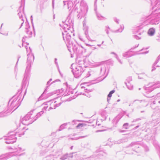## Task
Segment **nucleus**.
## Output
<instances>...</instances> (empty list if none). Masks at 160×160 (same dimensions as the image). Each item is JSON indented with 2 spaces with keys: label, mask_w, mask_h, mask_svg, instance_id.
Wrapping results in <instances>:
<instances>
[{
  "label": "nucleus",
  "mask_w": 160,
  "mask_h": 160,
  "mask_svg": "<svg viewBox=\"0 0 160 160\" xmlns=\"http://www.w3.org/2000/svg\"><path fill=\"white\" fill-rule=\"evenodd\" d=\"M25 47L27 53L28 52V53H32V49L30 47L28 48V47L26 46H25Z\"/></svg>",
  "instance_id": "obj_37"
},
{
  "label": "nucleus",
  "mask_w": 160,
  "mask_h": 160,
  "mask_svg": "<svg viewBox=\"0 0 160 160\" xmlns=\"http://www.w3.org/2000/svg\"><path fill=\"white\" fill-rule=\"evenodd\" d=\"M81 126L82 127L83 126V124L82 123H79L77 125L76 127L77 128H79Z\"/></svg>",
  "instance_id": "obj_51"
},
{
  "label": "nucleus",
  "mask_w": 160,
  "mask_h": 160,
  "mask_svg": "<svg viewBox=\"0 0 160 160\" xmlns=\"http://www.w3.org/2000/svg\"><path fill=\"white\" fill-rule=\"evenodd\" d=\"M112 53L116 55V58L118 60V62L121 64H122V62L121 61V60L118 57V56L116 55L114 52H112Z\"/></svg>",
  "instance_id": "obj_39"
},
{
  "label": "nucleus",
  "mask_w": 160,
  "mask_h": 160,
  "mask_svg": "<svg viewBox=\"0 0 160 160\" xmlns=\"http://www.w3.org/2000/svg\"><path fill=\"white\" fill-rule=\"evenodd\" d=\"M96 14L98 19V20H102L104 19V18L100 14L98 13L97 12H96Z\"/></svg>",
  "instance_id": "obj_31"
},
{
  "label": "nucleus",
  "mask_w": 160,
  "mask_h": 160,
  "mask_svg": "<svg viewBox=\"0 0 160 160\" xmlns=\"http://www.w3.org/2000/svg\"><path fill=\"white\" fill-rule=\"evenodd\" d=\"M139 45V44H138V45H135V46H134V47H133V48H132L130 49V50H131V51H132V50H133L134 48H136L138 47V46Z\"/></svg>",
  "instance_id": "obj_50"
},
{
  "label": "nucleus",
  "mask_w": 160,
  "mask_h": 160,
  "mask_svg": "<svg viewBox=\"0 0 160 160\" xmlns=\"http://www.w3.org/2000/svg\"><path fill=\"white\" fill-rule=\"evenodd\" d=\"M142 147L145 149V151H148L149 150L148 147L145 144H143Z\"/></svg>",
  "instance_id": "obj_38"
},
{
  "label": "nucleus",
  "mask_w": 160,
  "mask_h": 160,
  "mask_svg": "<svg viewBox=\"0 0 160 160\" xmlns=\"http://www.w3.org/2000/svg\"><path fill=\"white\" fill-rule=\"evenodd\" d=\"M56 155H51L46 158L47 160H57V158L56 157Z\"/></svg>",
  "instance_id": "obj_23"
},
{
  "label": "nucleus",
  "mask_w": 160,
  "mask_h": 160,
  "mask_svg": "<svg viewBox=\"0 0 160 160\" xmlns=\"http://www.w3.org/2000/svg\"><path fill=\"white\" fill-rule=\"evenodd\" d=\"M113 19L118 24L119 23V20L116 17H114L113 18Z\"/></svg>",
  "instance_id": "obj_43"
},
{
  "label": "nucleus",
  "mask_w": 160,
  "mask_h": 160,
  "mask_svg": "<svg viewBox=\"0 0 160 160\" xmlns=\"http://www.w3.org/2000/svg\"><path fill=\"white\" fill-rule=\"evenodd\" d=\"M27 62L26 67L24 76L22 82V88L25 87L26 85H28L29 73L30 70L31 65L33 63L34 59V56L32 53H28Z\"/></svg>",
  "instance_id": "obj_3"
},
{
  "label": "nucleus",
  "mask_w": 160,
  "mask_h": 160,
  "mask_svg": "<svg viewBox=\"0 0 160 160\" xmlns=\"http://www.w3.org/2000/svg\"><path fill=\"white\" fill-rule=\"evenodd\" d=\"M68 137H69V139H71L72 140H78L80 138H83L86 137H87V136L79 137H75V138L72 137L70 135Z\"/></svg>",
  "instance_id": "obj_26"
},
{
  "label": "nucleus",
  "mask_w": 160,
  "mask_h": 160,
  "mask_svg": "<svg viewBox=\"0 0 160 160\" xmlns=\"http://www.w3.org/2000/svg\"><path fill=\"white\" fill-rule=\"evenodd\" d=\"M73 22L70 18V16H68L66 19L65 24L63 25V29L64 30V33L62 32L63 38L64 40L66 39L67 42L71 44L72 42H71V35L72 33L73 29L72 25Z\"/></svg>",
  "instance_id": "obj_2"
},
{
  "label": "nucleus",
  "mask_w": 160,
  "mask_h": 160,
  "mask_svg": "<svg viewBox=\"0 0 160 160\" xmlns=\"http://www.w3.org/2000/svg\"><path fill=\"white\" fill-rule=\"evenodd\" d=\"M119 120V118L118 117H115L114 119L113 120V123H117L118 122Z\"/></svg>",
  "instance_id": "obj_36"
},
{
  "label": "nucleus",
  "mask_w": 160,
  "mask_h": 160,
  "mask_svg": "<svg viewBox=\"0 0 160 160\" xmlns=\"http://www.w3.org/2000/svg\"><path fill=\"white\" fill-rule=\"evenodd\" d=\"M106 33L107 34H108V33H109V32H108V30L107 29H106Z\"/></svg>",
  "instance_id": "obj_61"
},
{
  "label": "nucleus",
  "mask_w": 160,
  "mask_h": 160,
  "mask_svg": "<svg viewBox=\"0 0 160 160\" xmlns=\"http://www.w3.org/2000/svg\"><path fill=\"white\" fill-rule=\"evenodd\" d=\"M13 150L15 151L12 152L14 153V154L15 155H16L15 156H16L17 157V158L18 159V160H19V157L24 155L25 154V152H24L18 155V154H16L17 152H19L21 150H22V151H24L25 150L24 149H22L21 147H18L17 148H15L13 149Z\"/></svg>",
  "instance_id": "obj_16"
},
{
  "label": "nucleus",
  "mask_w": 160,
  "mask_h": 160,
  "mask_svg": "<svg viewBox=\"0 0 160 160\" xmlns=\"http://www.w3.org/2000/svg\"><path fill=\"white\" fill-rule=\"evenodd\" d=\"M50 102V101H48V102H45L44 103H43L42 104V106H48V103H49Z\"/></svg>",
  "instance_id": "obj_49"
},
{
  "label": "nucleus",
  "mask_w": 160,
  "mask_h": 160,
  "mask_svg": "<svg viewBox=\"0 0 160 160\" xmlns=\"http://www.w3.org/2000/svg\"><path fill=\"white\" fill-rule=\"evenodd\" d=\"M19 58H20V57H19V58H18V61H17V63H16V65H15V70H16V68L17 66V64H18V60H19Z\"/></svg>",
  "instance_id": "obj_57"
},
{
  "label": "nucleus",
  "mask_w": 160,
  "mask_h": 160,
  "mask_svg": "<svg viewBox=\"0 0 160 160\" xmlns=\"http://www.w3.org/2000/svg\"><path fill=\"white\" fill-rule=\"evenodd\" d=\"M154 121H153L151 123V124H152V126L153 125V126H155L157 124V123H155L154 122Z\"/></svg>",
  "instance_id": "obj_55"
},
{
  "label": "nucleus",
  "mask_w": 160,
  "mask_h": 160,
  "mask_svg": "<svg viewBox=\"0 0 160 160\" xmlns=\"http://www.w3.org/2000/svg\"><path fill=\"white\" fill-rule=\"evenodd\" d=\"M27 38V37L26 36H24L22 38V46H23V43L25 41V38Z\"/></svg>",
  "instance_id": "obj_47"
},
{
  "label": "nucleus",
  "mask_w": 160,
  "mask_h": 160,
  "mask_svg": "<svg viewBox=\"0 0 160 160\" xmlns=\"http://www.w3.org/2000/svg\"><path fill=\"white\" fill-rule=\"evenodd\" d=\"M115 92V90H113L111 91L109 93L108 95V97L107 98V101L108 103L109 102V101L111 99V98L112 96V94H113Z\"/></svg>",
  "instance_id": "obj_25"
},
{
  "label": "nucleus",
  "mask_w": 160,
  "mask_h": 160,
  "mask_svg": "<svg viewBox=\"0 0 160 160\" xmlns=\"http://www.w3.org/2000/svg\"><path fill=\"white\" fill-rule=\"evenodd\" d=\"M97 8H96V7H95V8H94V10L95 11V12H97Z\"/></svg>",
  "instance_id": "obj_62"
},
{
  "label": "nucleus",
  "mask_w": 160,
  "mask_h": 160,
  "mask_svg": "<svg viewBox=\"0 0 160 160\" xmlns=\"http://www.w3.org/2000/svg\"><path fill=\"white\" fill-rule=\"evenodd\" d=\"M128 141V139L127 138L124 137L119 140L115 141L114 142V143L116 144H120L121 143H123L127 142Z\"/></svg>",
  "instance_id": "obj_21"
},
{
  "label": "nucleus",
  "mask_w": 160,
  "mask_h": 160,
  "mask_svg": "<svg viewBox=\"0 0 160 160\" xmlns=\"http://www.w3.org/2000/svg\"><path fill=\"white\" fill-rule=\"evenodd\" d=\"M26 25L25 27V32L28 35L29 37H31L32 34V32L30 30V27L28 22H26L25 23Z\"/></svg>",
  "instance_id": "obj_17"
},
{
  "label": "nucleus",
  "mask_w": 160,
  "mask_h": 160,
  "mask_svg": "<svg viewBox=\"0 0 160 160\" xmlns=\"http://www.w3.org/2000/svg\"><path fill=\"white\" fill-rule=\"evenodd\" d=\"M60 89L54 92H52V94H57V95H59L58 97H60Z\"/></svg>",
  "instance_id": "obj_35"
},
{
  "label": "nucleus",
  "mask_w": 160,
  "mask_h": 160,
  "mask_svg": "<svg viewBox=\"0 0 160 160\" xmlns=\"http://www.w3.org/2000/svg\"><path fill=\"white\" fill-rule=\"evenodd\" d=\"M25 88V87H24L22 88V86L21 89L19 90L17 93L9 100L7 108L0 113V117H4L7 116L19 107L21 104V102L22 101L24 96L26 93V89L23 98L21 99L22 96V95H21L22 90V89L24 88Z\"/></svg>",
  "instance_id": "obj_1"
},
{
  "label": "nucleus",
  "mask_w": 160,
  "mask_h": 160,
  "mask_svg": "<svg viewBox=\"0 0 160 160\" xmlns=\"http://www.w3.org/2000/svg\"><path fill=\"white\" fill-rule=\"evenodd\" d=\"M132 81V78L131 77H128L126 80V82H130L131 81Z\"/></svg>",
  "instance_id": "obj_40"
},
{
  "label": "nucleus",
  "mask_w": 160,
  "mask_h": 160,
  "mask_svg": "<svg viewBox=\"0 0 160 160\" xmlns=\"http://www.w3.org/2000/svg\"><path fill=\"white\" fill-rule=\"evenodd\" d=\"M14 153L10 152L0 156V160H7L13 156H16Z\"/></svg>",
  "instance_id": "obj_15"
},
{
  "label": "nucleus",
  "mask_w": 160,
  "mask_h": 160,
  "mask_svg": "<svg viewBox=\"0 0 160 160\" xmlns=\"http://www.w3.org/2000/svg\"><path fill=\"white\" fill-rule=\"evenodd\" d=\"M124 28V26L122 24V25H120V28H119L118 30L115 31H114V32H121L123 30Z\"/></svg>",
  "instance_id": "obj_30"
},
{
  "label": "nucleus",
  "mask_w": 160,
  "mask_h": 160,
  "mask_svg": "<svg viewBox=\"0 0 160 160\" xmlns=\"http://www.w3.org/2000/svg\"><path fill=\"white\" fill-rule=\"evenodd\" d=\"M50 82H49V81H48V82H47V85H48L49 84V83H50Z\"/></svg>",
  "instance_id": "obj_63"
},
{
  "label": "nucleus",
  "mask_w": 160,
  "mask_h": 160,
  "mask_svg": "<svg viewBox=\"0 0 160 160\" xmlns=\"http://www.w3.org/2000/svg\"><path fill=\"white\" fill-rule=\"evenodd\" d=\"M139 125H138V126H136L134 128V129H137L139 127Z\"/></svg>",
  "instance_id": "obj_59"
},
{
  "label": "nucleus",
  "mask_w": 160,
  "mask_h": 160,
  "mask_svg": "<svg viewBox=\"0 0 160 160\" xmlns=\"http://www.w3.org/2000/svg\"><path fill=\"white\" fill-rule=\"evenodd\" d=\"M68 155H69V154L68 153L66 154H65L63 155L60 158V159L61 160H65L66 159H67L68 157Z\"/></svg>",
  "instance_id": "obj_34"
},
{
  "label": "nucleus",
  "mask_w": 160,
  "mask_h": 160,
  "mask_svg": "<svg viewBox=\"0 0 160 160\" xmlns=\"http://www.w3.org/2000/svg\"><path fill=\"white\" fill-rule=\"evenodd\" d=\"M43 108L42 109V110L40 111V112L38 113H37V116H38V118L40 117L42 114H43V113L44 112V111H45L46 110V109L48 107V106H43Z\"/></svg>",
  "instance_id": "obj_24"
},
{
  "label": "nucleus",
  "mask_w": 160,
  "mask_h": 160,
  "mask_svg": "<svg viewBox=\"0 0 160 160\" xmlns=\"http://www.w3.org/2000/svg\"><path fill=\"white\" fill-rule=\"evenodd\" d=\"M38 118L35 113H34L33 111L29 112L22 118V123L26 125H28L32 123Z\"/></svg>",
  "instance_id": "obj_6"
},
{
  "label": "nucleus",
  "mask_w": 160,
  "mask_h": 160,
  "mask_svg": "<svg viewBox=\"0 0 160 160\" xmlns=\"http://www.w3.org/2000/svg\"><path fill=\"white\" fill-rule=\"evenodd\" d=\"M79 121H78V120H73L72 121V123L73 124H76V122H79Z\"/></svg>",
  "instance_id": "obj_54"
},
{
  "label": "nucleus",
  "mask_w": 160,
  "mask_h": 160,
  "mask_svg": "<svg viewBox=\"0 0 160 160\" xmlns=\"http://www.w3.org/2000/svg\"><path fill=\"white\" fill-rule=\"evenodd\" d=\"M160 60V59H158V57L157 60L155 62H154V63H153V64L152 65V72L154 71V70H155L156 69L155 66L157 64L158 62H159V61Z\"/></svg>",
  "instance_id": "obj_28"
},
{
  "label": "nucleus",
  "mask_w": 160,
  "mask_h": 160,
  "mask_svg": "<svg viewBox=\"0 0 160 160\" xmlns=\"http://www.w3.org/2000/svg\"><path fill=\"white\" fill-rule=\"evenodd\" d=\"M140 142L139 141L132 142L127 147V148L131 149L132 151L127 153L129 154H136L141 153V147H140Z\"/></svg>",
  "instance_id": "obj_7"
},
{
  "label": "nucleus",
  "mask_w": 160,
  "mask_h": 160,
  "mask_svg": "<svg viewBox=\"0 0 160 160\" xmlns=\"http://www.w3.org/2000/svg\"><path fill=\"white\" fill-rule=\"evenodd\" d=\"M143 22L142 25H147L151 24H158L159 22L160 13H152L150 15L145 16L143 18Z\"/></svg>",
  "instance_id": "obj_4"
},
{
  "label": "nucleus",
  "mask_w": 160,
  "mask_h": 160,
  "mask_svg": "<svg viewBox=\"0 0 160 160\" xmlns=\"http://www.w3.org/2000/svg\"><path fill=\"white\" fill-rule=\"evenodd\" d=\"M129 124L128 123H124L123 125V128H125V129H127L128 128V126Z\"/></svg>",
  "instance_id": "obj_42"
},
{
  "label": "nucleus",
  "mask_w": 160,
  "mask_h": 160,
  "mask_svg": "<svg viewBox=\"0 0 160 160\" xmlns=\"http://www.w3.org/2000/svg\"><path fill=\"white\" fill-rule=\"evenodd\" d=\"M148 52H149V51H146L145 52H142L141 53L142 54H146V53H148Z\"/></svg>",
  "instance_id": "obj_58"
},
{
  "label": "nucleus",
  "mask_w": 160,
  "mask_h": 160,
  "mask_svg": "<svg viewBox=\"0 0 160 160\" xmlns=\"http://www.w3.org/2000/svg\"><path fill=\"white\" fill-rule=\"evenodd\" d=\"M133 37L134 38L137 39H140L141 38L139 37V36H138L137 35H135L133 36Z\"/></svg>",
  "instance_id": "obj_48"
},
{
  "label": "nucleus",
  "mask_w": 160,
  "mask_h": 160,
  "mask_svg": "<svg viewBox=\"0 0 160 160\" xmlns=\"http://www.w3.org/2000/svg\"><path fill=\"white\" fill-rule=\"evenodd\" d=\"M125 131H124V130H121L120 131V132H124Z\"/></svg>",
  "instance_id": "obj_64"
},
{
  "label": "nucleus",
  "mask_w": 160,
  "mask_h": 160,
  "mask_svg": "<svg viewBox=\"0 0 160 160\" xmlns=\"http://www.w3.org/2000/svg\"><path fill=\"white\" fill-rule=\"evenodd\" d=\"M151 5L153 6V8H158L160 5L159 0H150Z\"/></svg>",
  "instance_id": "obj_19"
},
{
  "label": "nucleus",
  "mask_w": 160,
  "mask_h": 160,
  "mask_svg": "<svg viewBox=\"0 0 160 160\" xmlns=\"http://www.w3.org/2000/svg\"><path fill=\"white\" fill-rule=\"evenodd\" d=\"M25 128L23 127L22 128L19 129V132H12L8 133V136L6 138H5L4 139L7 140L5 142L7 144H12L16 142L17 137L16 136H18L20 137L24 134Z\"/></svg>",
  "instance_id": "obj_5"
},
{
  "label": "nucleus",
  "mask_w": 160,
  "mask_h": 160,
  "mask_svg": "<svg viewBox=\"0 0 160 160\" xmlns=\"http://www.w3.org/2000/svg\"><path fill=\"white\" fill-rule=\"evenodd\" d=\"M54 0H52V7L53 8H54Z\"/></svg>",
  "instance_id": "obj_56"
},
{
  "label": "nucleus",
  "mask_w": 160,
  "mask_h": 160,
  "mask_svg": "<svg viewBox=\"0 0 160 160\" xmlns=\"http://www.w3.org/2000/svg\"><path fill=\"white\" fill-rule=\"evenodd\" d=\"M25 1V0H21V6L19 7L18 10V11L19 12L18 13V15L19 16V18L21 19L22 21L19 28H20L22 26L24 22V21L23 20L22 18V15L23 13V10L24 7Z\"/></svg>",
  "instance_id": "obj_10"
},
{
  "label": "nucleus",
  "mask_w": 160,
  "mask_h": 160,
  "mask_svg": "<svg viewBox=\"0 0 160 160\" xmlns=\"http://www.w3.org/2000/svg\"><path fill=\"white\" fill-rule=\"evenodd\" d=\"M123 56L126 58H129L132 56V55L130 54V52L128 51L124 53L123 54Z\"/></svg>",
  "instance_id": "obj_29"
},
{
  "label": "nucleus",
  "mask_w": 160,
  "mask_h": 160,
  "mask_svg": "<svg viewBox=\"0 0 160 160\" xmlns=\"http://www.w3.org/2000/svg\"><path fill=\"white\" fill-rule=\"evenodd\" d=\"M107 153L104 151L100 149L96 150L95 153L88 158V160H95L98 158H101L102 156H105Z\"/></svg>",
  "instance_id": "obj_9"
},
{
  "label": "nucleus",
  "mask_w": 160,
  "mask_h": 160,
  "mask_svg": "<svg viewBox=\"0 0 160 160\" xmlns=\"http://www.w3.org/2000/svg\"><path fill=\"white\" fill-rule=\"evenodd\" d=\"M60 96H62L64 95L63 94V91L64 90L63 89V88H62L61 89H60Z\"/></svg>",
  "instance_id": "obj_46"
},
{
  "label": "nucleus",
  "mask_w": 160,
  "mask_h": 160,
  "mask_svg": "<svg viewBox=\"0 0 160 160\" xmlns=\"http://www.w3.org/2000/svg\"><path fill=\"white\" fill-rule=\"evenodd\" d=\"M158 100L157 99H155V100H154L152 99L151 100V102H152V103L151 104V107L152 108H154V107H153V105H155L156 104V102H157Z\"/></svg>",
  "instance_id": "obj_33"
},
{
  "label": "nucleus",
  "mask_w": 160,
  "mask_h": 160,
  "mask_svg": "<svg viewBox=\"0 0 160 160\" xmlns=\"http://www.w3.org/2000/svg\"><path fill=\"white\" fill-rule=\"evenodd\" d=\"M64 40L66 44H68V45L70 46L71 45L72 46L73 52L78 56L82 53L84 50V48L82 46L79 45L76 42H75V44H74L72 41H71L72 42V43L69 44V43L67 42L66 39Z\"/></svg>",
  "instance_id": "obj_8"
},
{
  "label": "nucleus",
  "mask_w": 160,
  "mask_h": 160,
  "mask_svg": "<svg viewBox=\"0 0 160 160\" xmlns=\"http://www.w3.org/2000/svg\"><path fill=\"white\" fill-rule=\"evenodd\" d=\"M109 72V69L107 65H102L100 68V71L99 75L100 77L105 75L103 79H104L107 76Z\"/></svg>",
  "instance_id": "obj_12"
},
{
  "label": "nucleus",
  "mask_w": 160,
  "mask_h": 160,
  "mask_svg": "<svg viewBox=\"0 0 160 160\" xmlns=\"http://www.w3.org/2000/svg\"><path fill=\"white\" fill-rule=\"evenodd\" d=\"M125 83L126 85L127 88L128 89L130 90H132L133 88V86L132 85L130 82H125Z\"/></svg>",
  "instance_id": "obj_27"
},
{
  "label": "nucleus",
  "mask_w": 160,
  "mask_h": 160,
  "mask_svg": "<svg viewBox=\"0 0 160 160\" xmlns=\"http://www.w3.org/2000/svg\"><path fill=\"white\" fill-rule=\"evenodd\" d=\"M68 123H65L61 125L59 127V128L58 130V131H60L64 128H65V127L66 126Z\"/></svg>",
  "instance_id": "obj_32"
},
{
  "label": "nucleus",
  "mask_w": 160,
  "mask_h": 160,
  "mask_svg": "<svg viewBox=\"0 0 160 160\" xmlns=\"http://www.w3.org/2000/svg\"><path fill=\"white\" fill-rule=\"evenodd\" d=\"M148 87H146L145 90H149V92L152 91L155 88H160V82L158 81L154 84L151 83L148 85Z\"/></svg>",
  "instance_id": "obj_13"
},
{
  "label": "nucleus",
  "mask_w": 160,
  "mask_h": 160,
  "mask_svg": "<svg viewBox=\"0 0 160 160\" xmlns=\"http://www.w3.org/2000/svg\"><path fill=\"white\" fill-rule=\"evenodd\" d=\"M72 71L74 77L76 78H78L84 72V70L81 66H78L74 69H72Z\"/></svg>",
  "instance_id": "obj_11"
},
{
  "label": "nucleus",
  "mask_w": 160,
  "mask_h": 160,
  "mask_svg": "<svg viewBox=\"0 0 160 160\" xmlns=\"http://www.w3.org/2000/svg\"><path fill=\"white\" fill-rule=\"evenodd\" d=\"M82 23L83 27V30L84 31V34L87 39H88L89 36L88 34V28L86 25V21L85 20L83 21Z\"/></svg>",
  "instance_id": "obj_18"
},
{
  "label": "nucleus",
  "mask_w": 160,
  "mask_h": 160,
  "mask_svg": "<svg viewBox=\"0 0 160 160\" xmlns=\"http://www.w3.org/2000/svg\"><path fill=\"white\" fill-rule=\"evenodd\" d=\"M133 103H134L138 105L137 107L138 108L146 107L148 105L147 102L144 100H139L136 99L133 101Z\"/></svg>",
  "instance_id": "obj_14"
},
{
  "label": "nucleus",
  "mask_w": 160,
  "mask_h": 160,
  "mask_svg": "<svg viewBox=\"0 0 160 160\" xmlns=\"http://www.w3.org/2000/svg\"><path fill=\"white\" fill-rule=\"evenodd\" d=\"M91 48L93 49V50H94V49H96V47H92Z\"/></svg>",
  "instance_id": "obj_60"
},
{
  "label": "nucleus",
  "mask_w": 160,
  "mask_h": 160,
  "mask_svg": "<svg viewBox=\"0 0 160 160\" xmlns=\"http://www.w3.org/2000/svg\"><path fill=\"white\" fill-rule=\"evenodd\" d=\"M70 153V154H69V155H68V158H72L73 157V155H72V154L73 153Z\"/></svg>",
  "instance_id": "obj_52"
},
{
  "label": "nucleus",
  "mask_w": 160,
  "mask_h": 160,
  "mask_svg": "<svg viewBox=\"0 0 160 160\" xmlns=\"http://www.w3.org/2000/svg\"><path fill=\"white\" fill-rule=\"evenodd\" d=\"M57 61V59L56 58H55V61H54L55 63L56 64L57 68H58L59 70V72H60V71L59 70V66H58V62Z\"/></svg>",
  "instance_id": "obj_41"
},
{
  "label": "nucleus",
  "mask_w": 160,
  "mask_h": 160,
  "mask_svg": "<svg viewBox=\"0 0 160 160\" xmlns=\"http://www.w3.org/2000/svg\"><path fill=\"white\" fill-rule=\"evenodd\" d=\"M79 39L82 41H83V42H84V39L81 36H79Z\"/></svg>",
  "instance_id": "obj_53"
},
{
  "label": "nucleus",
  "mask_w": 160,
  "mask_h": 160,
  "mask_svg": "<svg viewBox=\"0 0 160 160\" xmlns=\"http://www.w3.org/2000/svg\"><path fill=\"white\" fill-rule=\"evenodd\" d=\"M56 101H54L53 102H52L50 104L51 106L50 107L48 110L49 111L51 109H55L57 107H59V106L61 105L62 103V102H60L58 103H56Z\"/></svg>",
  "instance_id": "obj_20"
},
{
  "label": "nucleus",
  "mask_w": 160,
  "mask_h": 160,
  "mask_svg": "<svg viewBox=\"0 0 160 160\" xmlns=\"http://www.w3.org/2000/svg\"><path fill=\"white\" fill-rule=\"evenodd\" d=\"M143 118H138L136 119H134L133 121H132V122H138V121L140 120H141Z\"/></svg>",
  "instance_id": "obj_44"
},
{
  "label": "nucleus",
  "mask_w": 160,
  "mask_h": 160,
  "mask_svg": "<svg viewBox=\"0 0 160 160\" xmlns=\"http://www.w3.org/2000/svg\"><path fill=\"white\" fill-rule=\"evenodd\" d=\"M91 75V74L89 72H88L86 75H85L84 78H88Z\"/></svg>",
  "instance_id": "obj_45"
},
{
  "label": "nucleus",
  "mask_w": 160,
  "mask_h": 160,
  "mask_svg": "<svg viewBox=\"0 0 160 160\" xmlns=\"http://www.w3.org/2000/svg\"><path fill=\"white\" fill-rule=\"evenodd\" d=\"M155 29L154 28H150L148 30V33L149 36H153L155 33Z\"/></svg>",
  "instance_id": "obj_22"
}]
</instances>
